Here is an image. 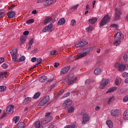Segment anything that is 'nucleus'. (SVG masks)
Segmentation results:
<instances>
[{
    "instance_id": "1",
    "label": "nucleus",
    "mask_w": 128,
    "mask_h": 128,
    "mask_svg": "<svg viewBox=\"0 0 128 128\" xmlns=\"http://www.w3.org/2000/svg\"><path fill=\"white\" fill-rule=\"evenodd\" d=\"M88 52L87 49H84L82 52H80L78 56L75 58L76 60H79V58H84L88 56Z\"/></svg>"
},
{
    "instance_id": "2",
    "label": "nucleus",
    "mask_w": 128,
    "mask_h": 128,
    "mask_svg": "<svg viewBox=\"0 0 128 128\" xmlns=\"http://www.w3.org/2000/svg\"><path fill=\"white\" fill-rule=\"evenodd\" d=\"M110 16H108V15H106V16H104L100 22V26H104V24H106L107 22H110Z\"/></svg>"
},
{
    "instance_id": "3",
    "label": "nucleus",
    "mask_w": 128,
    "mask_h": 128,
    "mask_svg": "<svg viewBox=\"0 0 128 128\" xmlns=\"http://www.w3.org/2000/svg\"><path fill=\"white\" fill-rule=\"evenodd\" d=\"M82 118V124H86L88 122H90V116L88 114H83Z\"/></svg>"
},
{
    "instance_id": "4",
    "label": "nucleus",
    "mask_w": 128,
    "mask_h": 128,
    "mask_svg": "<svg viewBox=\"0 0 128 128\" xmlns=\"http://www.w3.org/2000/svg\"><path fill=\"white\" fill-rule=\"evenodd\" d=\"M108 84V79L103 78L100 82V88L104 90Z\"/></svg>"
},
{
    "instance_id": "5",
    "label": "nucleus",
    "mask_w": 128,
    "mask_h": 128,
    "mask_svg": "<svg viewBox=\"0 0 128 128\" xmlns=\"http://www.w3.org/2000/svg\"><path fill=\"white\" fill-rule=\"evenodd\" d=\"M50 100V96H46L39 103V106H44Z\"/></svg>"
},
{
    "instance_id": "6",
    "label": "nucleus",
    "mask_w": 128,
    "mask_h": 128,
    "mask_svg": "<svg viewBox=\"0 0 128 128\" xmlns=\"http://www.w3.org/2000/svg\"><path fill=\"white\" fill-rule=\"evenodd\" d=\"M10 54L12 58V60H13V62H16V48L12 50L10 52Z\"/></svg>"
},
{
    "instance_id": "7",
    "label": "nucleus",
    "mask_w": 128,
    "mask_h": 128,
    "mask_svg": "<svg viewBox=\"0 0 128 128\" xmlns=\"http://www.w3.org/2000/svg\"><path fill=\"white\" fill-rule=\"evenodd\" d=\"M14 105H9L6 108V112L7 114H14Z\"/></svg>"
},
{
    "instance_id": "8",
    "label": "nucleus",
    "mask_w": 128,
    "mask_h": 128,
    "mask_svg": "<svg viewBox=\"0 0 128 128\" xmlns=\"http://www.w3.org/2000/svg\"><path fill=\"white\" fill-rule=\"evenodd\" d=\"M88 44V41H80L78 44L75 45L76 48H82V46H86Z\"/></svg>"
},
{
    "instance_id": "9",
    "label": "nucleus",
    "mask_w": 128,
    "mask_h": 128,
    "mask_svg": "<svg viewBox=\"0 0 128 128\" xmlns=\"http://www.w3.org/2000/svg\"><path fill=\"white\" fill-rule=\"evenodd\" d=\"M115 12H116L115 19L116 20H118L120 18V16L122 11L120 9L116 8L115 9Z\"/></svg>"
},
{
    "instance_id": "10",
    "label": "nucleus",
    "mask_w": 128,
    "mask_h": 128,
    "mask_svg": "<svg viewBox=\"0 0 128 128\" xmlns=\"http://www.w3.org/2000/svg\"><path fill=\"white\" fill-rule=\"evenodd\" d=\"M70 66L62 68L60 71V74H66V73L70 70Z\"/></svg>"
},
{
    "instance_id": "11",
    "label": "nucleus",
    "mask_w": 128,
    "mask_h": 128,
    "mask_svg": "<svg viewBox=\"0 0 128 128\" xmlns=\"http://www.w3.org/2000/svg\"><path fill=\"white\" fill-rule=\"evenodd\" d=\"M110 114L113 116H118L120 114V111L118 110H112L110 112Z\"/></svg>"
},
{
    "instance_id": "12",
    "label": "nucleus",
    "mask_w": 128,
    "mask_h": 128,
    "mask_svg": "<svg viewBox=\"0 0 128 128\" xmlns=\"http://www.w3.org/2000/svg\"><path fill=\"white\" fill-rule=\"evenodd\" d=\"M7 16L10 18H14L16 16V12L13 11L9 12L8 13Z\"/></svg>"
},
{
    "instance_id": "13",
    "label": "nucleus",
    "mask_w": 128,
    "mask_h": 128,
    "mask_svg": "<svg viewBox=\"0 0 128 128\" xmlns=\"http://www.w3.org/2000/svg\"><path fill=\"white\" fill-rule=\"evenodd\" d=\"M52 28V24H48V26H46L45 28H44L42 30V32H46V30H50V28Z\"/></svg>"
},
{
    "instance_id": "14",
    "label": "nucleus",
    "mask_w": 128,
    "mask_h": 128,
    "mask_svg": "<svg viewBox=\"0 0 128 128\" xmlns=\"http://www.w3.org/2000/svg\"><path fill=\"white\" fill-rule=\"evenodd\" d=\"M72 104V102L70 99H67L66 100L64 101V103L63 104V106H70Z\"/></svg>"
},
{
    "instance_id": "15",
    "label": "nucleus",
    "mask_w": 128,
    "mask_h": 128,
    "mask_svg": "<svg viewBox=\"0 0 128 128\" xmlns=\"http://www.w3.org/2000/svg\"><path fill=\"white\" fill-rule=\"evenodd\" d=\"M126 66L124 64H120V66L118 68L119 72H122L126 70Z\"/></svg>"
},
{
    "instance_id": "16",
    "label": "nucleus",
    "mask_w": 128,
    "mask_h": 128,
    "mask_svg": "<svg viewBox=\"0 0 128 128\" xmlns=\"http://www.w3.org/2000/svg\"><path fill=\"white\" fill-rule=\"evenodd\" d=\"M123 120H128V110H126L123 115Z\"/></svg>"
},
{
    "instance_id": "17",
    "label": "nucleus",
    "mask_w": 128,
    "mask_h": 128,
    "mask_svg": "<svg viewBox=\"0 0 128 128\" xmlns=\"http://www.w3.org/2000/svg\"><path fill=\"white\" fill-rule=\"evenodd\" d=\"M8 72H2L0 73V80H2L6 77V74Z\"/></svg>"
},
{
    "instance_id": "18",
    "label": "nucleus",
    "mask_w": 128,
    "mask_h": 128,
    "mask_svg": "<svg viewBox=\"0 0 128 128\" xmlns=\"http://www.w3.org/2000/svg\"><path fill=\"white\" fill-rule=\"evenodd\" d=\"M97 20H98V18H92V19H90L89 22H90V24H96V22Z\"/></svg>"
},
{
    "instance_id": "19",
    "label": "nucleus",
    "mask_w": 128,
    "mask_h": 128,
    "mask_svg": "<svg viewBox=\"0 0 128 128\" xmlns=\"http://www.w3.org/2000/svg\"><path fill=\"white\" fill-rule=\"evenodd\" d=\"M64 22H66V20L64 18L60 19L58 23V26H62L64 24Z\"/></svg>"
},
{
    "instance_id": "20",
    "label": "nucleus",
    "mask_w": 128,
    "mask_h": 128,
    "mask_svg": "<svg viewBox=\"0 0 128 128\" xmlns=\"http://www.w3.org/2000/svg\"><path fill=\"white\" fill-rule=\"evenodd\" d=\"M115 90H116V87H112V88H110L107 90L106 94H110V92H115Z\"/></svg>"
},
{
    "instance_id": "21",
    "label": "nucleus",
    "mask_w": 128,
    "mask_h": 128,
    "mask_svg": "<svg viewBox=\"0 0 128 128\" xmlns=\"http://www.w3.org/2000/svg\"><path fill=\"white\" fill-rule=\"evenodd\" d=\"M35 126L36 128H44L42 125L40 124V121H38L35 123Z\"/></svg>"
},
{
    "instance_id": "22",
    "label": "nucleus",
    "mask_w": 128,
    "mask_h": 128,
    "mask_svg": "<svg viewBox=\"0 0 128 128\" xmlns=\"http://www.w3.org/2000/svg\"><path fill=\"white\" fill-rule=\"evenodd\" d=\"M26 124L22 122H21L18 124L17 127L16 128H24Z\"/></svg>"
},
{
    "instance_id": "23",
    "label": "nucleus",
    "mask_w": 128,
    "mask_h": 128,
    "mask_svg": "<svg viewBox=\"0 0 128 128\" xmlns=\"http://www.w3.org/2000/svg\"><path fill=\"white\" fill-rule=\"evenodd\" d=\"M52 18L51 17H48L44 20V24H48V22H52Z\"/></svg>"
},
{
    "instance_id": "24",
    "label": "nucleus",
    "mask_w": 128,
    "mask_h": 128,
    "mask_svg": "<svg viewBox=\"0 0 128 128\" xmlns=\"http://www.w3.org/2000/svg\"><path fill=\"white\" fill-rule=\"evenodd\" d=\"M122 38V34L120 32H117L114 37L115 40H120Z\"/></svg>"
},
{
    "instance_id": "25",
    "label": "nucleus",
    "mask_w": 128,
    "mask_h": 128,
    "mask_svg": "<svg viewBox=\"0 0 128 128\" xmlns=\"http://www.w3.org/2000/svg\"><path fill=\"white\" fill-rule=\"evenodd\" d=\"M100 72H102V70H100V68H97L94 70V74H95L98 75L100 74Z\"/></svg>"
},
{
    "instance_id": "26",
    "label": "nucleus",
    "mask_w": 128,
    "mask_h": 128,
    "mask_svg": "<svg viewBox=\"0 0 128 128\" xmlns=\"http://www.w3.org/2000/svg\"><path fill=\"white\" fill-rule=\"evenodd\" d=\"M48 80V77L46 76H43L40 79V82H46Z\"/></svg>"
},
{
    "instance_id": "27",
    "label": "nucleus",
    "mask_w": 128,
    "mask_h": 128,
    "mask_svg": "<svg viewBox=\"0 0 128 128\" xmlns=\"http://www.w3.org/2000/svg\"><path fill=\"white\" fill-rule=\"evenodd\" d=\"M106 124L108 126V128H112V126L114 124H112V122L110 120H108L106 122Z\"/></svg>"
},
{
    "instance_id": "28",
    "label": "nucleus",
    "mask_w": 128,
    "mask_h": 128,
    "mask_svg": "<svg viewBox=\"0 0 128 128\" xmlns=\"http://www.w3.org/2000/svg\"><path fill=\"white\" fill-rule=\"evenodd\" d=\"M58 52L56 50H52L51 51L50 53V56H56V54H58Z\"/></svg>"
},
{
    "instance_id": "29",
    "label": "nucleus",
    "mask_w": 128,
    "mask_h": 128,
    "mask_svg": "<svg viewBox=\"0 0 128 128\" xmlns=\"http://www.w3.org/2000/svg\"><path fill=\"white\" fill-rule=\"evenodd\" d=\"M40 92H36L34 96V100H36L38 98H40Z\"/></svg>"
},
{
    "instance_id": "30",
    "label": "nucleus",
    "mask_w": 128,
    "mask_h": 128,
    "mask_svg": "<svg viewBox=\"0 0 128 128\" xmlns=\"http://www.w3.org/2000/svg\"><path fill=\"white\" fill-rule=\"evenodd\" d=\"M20 120V116H14L13 118V121L14 122L15 124H16Z\"/></svg>"
},
{
    "instance_id": "31",
    "label": "nucleus",
    "mask_w": 128,
    "mask_h": 128,
    "mask_svg": "<svg viewBox=\"0 0 128 128\" xmlns=\"http://www.w3.org/2000/svg\"><path fill=\"white\" fill-rule=\"evenodd\" d=\"M52 116H47V117H46L45 119H46L47 122H50L52 120Z\"/></svg>"
},
{
    "instance_id": "32",
    "label": "nucleus",
    "mask_w": 128,
    "mask_h": 128,
    "mask_svg": "<svg viewBox=\"0 0 128 128\" xmlns=\"http://www.w3.org/2000/svg\"><path fill=\"white\" fill-rule=\"evenodd\" d=\"M44 6H50V0L45 1L44 2Z\"/></svg>"
},
{
    "instance_id": "33",
    "label": "nucleus",
    "mask_w": 128,
    "mask_h": 128,
    "mask_svg": "<svg viewBox=\"0 0 128 128\" xmlns=\"http://www.w3.org/2000/svg\"><path fill=\"white\" fill-rule=\"evenodd\" d=\"M6 10H0V18H4V14Z\"/></svg>"
},
{
    "instance_id": "34",
    "label": "nucleus",
    "mask_w": 128,
    "mask_h": 128,
    "mask_svg": "<svg viewBox=\"0 0 128 128\" xmlns=\"http://www.w3.org/2000/svg\"><path fill=\"white\" fill-rule=\"evenodd\" d=\"M26 40V37L22 36L20 38V42L21 44H24V42Z\"/></svg>"
},
{
    "instance_id": "35",
    "label": "nucleus",
    "mask_w": 128,
    "mask_h": 128,
    "mask_svg": "<svg viewBox=\"0 0 128 128\" xmlns=\"http://www.w3.org/2000/svg\"><path fill=\"white\" fill-rule=\"evenodd\" d=\"M30 100H32V98H26L24 100L25 104H28L30 102Z\"/></svg>"
},
{
    "instance_id": "36",
    "label": "nucleus",
    "mask_w": 128,
    "mask_h": 128,
    "mask_svg": "<svg viewBox=\"0 0 128 128\" xmlns=\"http://www.w3.org/2000/svg\"><path fill=\"white\" fill-rule=\"evenodd\" d=\"M24 60H26V57L24 56H22L19 58L18 62H24Z\"/></svg>"
},
{
    "instance_id": "37",
    "label": "nucleus",
    "mask_w": 128,
    "mask_h": 128,
    "mask_svg": "<svg viewBox=\"0 0 128 128\" xmlns=\"http://www.w3.org/2000/svg\"><path fill=\"white\" fill-rule=\"evenodd\" d=\"M86 30H87V32H92V30H94V28L92 26H89L88 28Z\"/></svg>"
},
{
    "instance_id": "38",
    "label": "nucleus",
    "mask_w": 128,
    "mask_h": 128,
    "mask_svg": "<svg viewBox=\"0 0 128 128\" xmlns=\"http://www.w3.org/2000/svg\"><path fill=\"white\" fill-rule=\"evenodd\" d=\"M114 46H118V44H120V40H116L114 41Z\"/></svg>"
},
{
    "instance_id": "39",
    "label": "nucleus",
    "mask_w": 128,
    "mask_h": 128,
    "mask_svg": "<svg viewBox=\"0 0 128 128\" xmlns=\"http://www.w3.org/2000/svg\"><path fill=\"white\" fill-rule=\"evenodd\" d=\"M6 90V87L4 86H0V92H4Z\"/></svg>"
},
{
    "instance_id": "40",
    "label": "nucleus",
    "mask_w": 128,
    "mask_h": 128,
    "mask_svg": "<svg viewBox=\"0 0 128 128\" xmlns=\"http://www.w3.org/2000/svg\"><path fill=\"white\" fill-rule=\"evenodd\" d=\"M34 19H29L26 21V24H32L34 22Z\"/></svg>"
},
{
    "instance_id": "41",
    "label": "nucleus",
    "mask_w": 128,
    "mask_h": 128,
    "mask_svg": "<svg viewBox=\"0 0 128 128\" xmlns=\"http://www.w3.org/2000/svg\"><path fill=\"white\" fill-rule=\"evenodd\" d=\"M74 110V107H71L70 108H68V112L70 114H72V112Z\"/></svg>"
},
{
    "instance_id": "42",
    "label": "nucleus",
    "mask_w": 128,
    "mask_h": 128,
    "mask_svg": "<svg viewBox=\"0 0 128 128\" xmlns=\"http://www.w3.org/2000/svg\"><path fill=\"white\" fill-rule=\"evenodd\" d=\"M70 94V92H68L62 96V98H67V96H68Z\"/></svg>"
},
{
    "instance_id": "43",
    "label": "nucleus",
    "mask_w": 128,
    "mask_h": 128,
    "mask_svg": "<svg viewBox=\"0 0 128 128\" xmlns=\"http://www.w3.org/2000/svg\"><path fill=\"white\" fill-rule=\"evenodd\" d=\"M41 124H48V121L46 120V119L45 118L44 119L42 120L41 121Z\"/></svg>"
},
{
    "instance_id": "44",
    "label": "nucleus",
    "mask_w": 128,
    "mask_h": 128,
    "mask_svg": "<svg viewBox=\"0 0 128 128\" xmlns=\"http://www.w3.org/2000/svg\"><path fill=\"white\" fill-rule=\"evenodd\" d=\"M123 60L124 62H126L128 60V54H126V53L124 54L123 56Z\"/></svg>"
},
{
    "instance_id": "45",
    "label": "nucleus",
    "mask_w": 128,
    "mask_h": 128,
    "mask_svg": "<svg viewBox=\"0 0 128 128\" xmlns=\"http://www.w3.org/2000/svg\"><path fill=\"white\" fill-rule=\"evenodd\" d=\"M114 97H112L109 98L108 100V104H110L112 102H114Z\"/></svg>"
},
{
    "instance_id": "46",
    "label": "nucleus",
    "mask_w": 128,
    "mask_h": 128,
    "mask_svg": "<svg viewBox=\"0 0 128 128\" xmlns=\"http://www.w3.org/2000/svg\"><path fill=\"white\" fill-rule=\"evenodd\" d=\"M76 20H72V22H71L72 26H76Z\"/></svg>"
},
{
    "instance_id": "47",
    "label": "nucleus",
    "mask_w": 128,
    "mask_h": 128,
    "mask_svg": "<svg viewBox=\"0 0 128 128\" xmlns=\"http://www.w3.org/2000/svg\"><path fill=\"white\" fill-rule=\"evenodd\" d=\"M36 60H37V62H38V64H42V59L40 58H38Z\"/></svg>"
},
{
    "instance_id": "48",
    "label": "nucleus",
    "mask_w": 128,
    "mask_h": 128,
    "mask_svg": "<svg viewBox=\"0 0 128 128\" xmlns=\"http://www.w3.org/2000/svg\"><path fill=\"white\" fill-rule=\"evenodd\" d=\"M110 27H111V28H116H116H118V24H112L110 25Z\"/></svg>"
},
{
    "instance_id": "49",
    "label": "nucleus",
    "mask_w": 128,
    "mask_h": 128,
    "mask_svg": "<svg viewBox=\"0 0 128 128\" xmlns=\"http://www.w3.org/2000/svg\"><path fill=\"white\" fill-rule=\"evenodd\" d=\"M2 66L3 68H8V64L4 63L2 64Z\"/></svg>"
},
{
    "instance_id": "50",
    "label": "nucleus",
    "mask_w": 128,
    "mask_h": 128,
    "mask_svg": "<svg viewBox=\"0 0 128 128\" xmlns=\"http://www.w3.org/2000/svg\"><path fill=\"white\" fill-rule=\"evenodd\" d=\"M120 66V64H119V63H116V64H114V68H119Z\"/></svg>"
},
{
    "instance_id": "51",
    "label": "nucleus",
    "mask_w": 128,
    "mask_h": 128,
    "mask_svg": "<svg viewBox=\"0 0 128 128\" xmlns=\"http://www.w3.org/2000/svg\"><path fill=\"white\" fill-rule=\"evenodd\" d=\"M123 78H128V72H124L122 74Z\"/></svg>"
},
{
    "instance_id": "52",
    "label": "nucleus",
    "mask_w": 128,
    "mask_h": 128,
    "mask_svg": "<svg viewBox=\"0 0 128 128\" xmlns=\"http://www.w3.org/2000/svg\"><path fill=\"white\" fill-rule=\"evenodd\" d=\"M6 116V112H4L3 113V114H2V116H1L0 119L2 120L4 118V116Z\"/></svg>"
},
{
    "instance_id": "53",
    "label": "nucleus",
    "mask_w": 128,
    "mask_h": 128,
    "mask_svg": "<svg viewBox=\"0 0 128 128\" xmlns=\"http://www.w3.org/2000/svg\"><path fill=\"white\" fill-rule=\"evenodd\" d=\"M78 8V4H76L72 8V10H76Z\"/></svg>"
},
{
    "instance_id": "54",
    "label": "nucleus",
    "mask_w": 128,
    "mask_h": 128,
    "mask_svg": "<svg viewBox=\"0 0 128 128\" xmlns=\"http://www.w3.org/2000/svg\"><path fill=\"white\" fill-rule=\"evenodd\" d=\"M36 57L32 58L31 59V62H36Z\"/></svg>"
},
{
    "instance_id": "55",
    "label": "nucleus",
    "mask_w": 128,
    "mask_h": 128,
    "mask_svg": "<svg viewBox=\"0 0 128 128\" xmlns=\"http://www.w3.org/2000/svg\"><path fill=\"white\" fill-rule=\"evenodd\" d=\"M128 96H126L124 98L123 101L124 102H128Z\"/></svg>"
},
{
    "instance_id": "56",
    "label": "nucleus",
    "mask_w": 128,
    "mask_h": 128,
    "mask_svg": "<svg viewBox=\"0 0 128 128\" xmlns=\"http://www.w3.org/2000/svg\"><path fill=\"white\" fill-rule=\"evenodd\" d=\"M85 84H90V80L88 79L85 82Z\"/></svg>"
},
{
    "instance_id": "57",
    "label": "nucleus",
    "mask_w": 128,
    "mask_h": 128,
    "mask_svg": "<svg viewBox=\"0 0 128 128\" xmlns=\"http://www.w3.org/2000/svg\"><path fill=\"white\" fill-rule=\"evenodd\" d=\"M30 34V32L28 30H26L23 32L24 36H28Z\"/></svg>"
},
{
    "instance_id": "58",
    "label": "nucleus",
    "mask_w": 128,
    "mask_h": 128,
    "mask_svg": "<svg viewBox=\"0 0 128 128\" xmlns=\"http://www.w3.org/2000/svg\"><path fill=\"white\" fill-rule=\"evenodd\" d=\"M4 62V58H0V64H2Z\"/></svg>"
},
{
    "instance_id": "59",
    "label": "nucleus",
    "mask_w": 128,
    "mask_h": 128,
    "mask_svg": "<svg viewBox=\"0 0 128 128\" xmlns=\"http://www.w3.org/2000/svg\"><path fill=\"white\" fill-rule=\"evenodd\" d=\"M32 44H34V38L31 39L29 42V44L31 46H32Z\"/></svg>"
},
{
    "instance_id": "60",
    "label": "nucleus",
    "mask_w": 128,
    "mask_h": 128,
    "mask_svg": "<svg viewBox=\"0 0 128 128\" xmlns=\"http://www.w3.org/2000/svg\"><path fill=\"white\" fill-rule=\"evenodd\" d=\"M64 90H62L60 91V92L58 93V94L60 95V94H64Z\"/></svg>"
},
{
    "instance_id": "61",
    "label": "nucleus",
    "mask_w": 128,
    "mask_h": 128,
    "mask_svg": "<svg viewBox=\"0 0 128 128\" xmlns=\"http://www.w3.org/2000/svg\"><path fill=\"white\" fill-rule=\"evenodd\" d=\"M58 66H60V63L55 62L54 64V68H58Z\"/></svg>"
},
{
    "instance_id": "62",
    "label": "nucleus",
    "mask_w": 128,
    "mask_h": 128,
    "mask_svg": "<svg viewBox=\"0 0 128 128\" xmlns=\"http://www.w3.org/2000/svg\"><path fill=\"white\" fill-rule=\"evenodd\" d=\"M74 80H71L69 81L68 84L70 86V84H74Z\"/></svg>"
},
{
    "instance_id": "63",
    "label": "nucleus",
    "mask_w": 128,
    "mask_h": 128,
    "mask_svg": "<svg viewBox=\"0 0 128 128\" xmlns=\"http://www.w3.org/2000/svg\"><path fill=\"white\" fill-rule=\"evenodd\" d=\"M56 2V0H50V4H52Z\"/></svg>"
},
{
    "instance_id": "64",
    "label": "nucleus",
    "mask_w": 128,
    "mask_h": 128,
    "mask_svg": "<svg viewBox=\"0 0 128 128\" xmlns=\"http://www.w3.org/2000/svg\"><path fill=\"white\" fill-rule=\"evenodd\" d=\"M54 128V125L51 124L49 128Z\"/></svg>"
}]
</instances>
